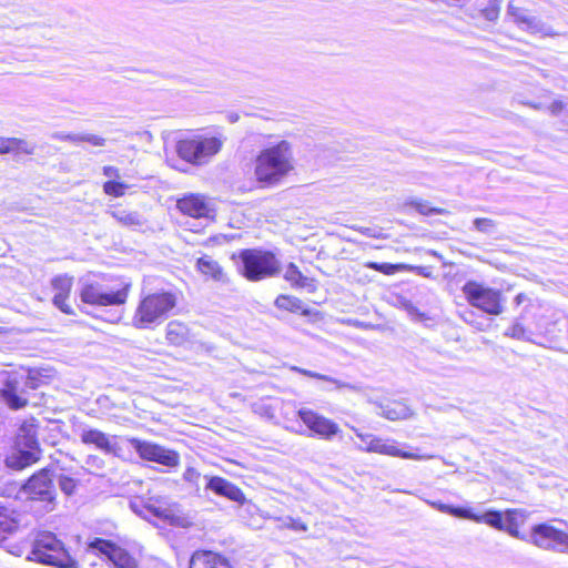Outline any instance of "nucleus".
Wrapping results in <instances>:
<instances>
[{
	"mask_svg": "<svg viewBox=\"0 0 568 568\" xmlns=\"http://www.w3.org/2000/svg\"><path fill=\"white\" fill-rule=\"evenodd\" d=\"M293 170L291 144L281 141L276 145L260 152L255 160L254 174L258 183L273 186L280 183Z\"/></svg>",
	"mask_w": 568,
	"mask_h": 568,
	"instance_id": "nucleus-1",
	"label": "nucleus"
},
{
	"mask_svg": "<svg viewBox=\"0 0 568 568\" xmlns=\"http://www.w3.org/2000/svg\"><path fill=\"white\" fill-rule=\"evenodd\" d=\"M178 297L171 292H156L144 296L132 317V325L139 329L161 324L176 306Z\"/></svg>",
	"mask_w": 568,
	"mask_h": 568,
	"instance_id": "nucleus-2",
	"label": "nucleus"
},
{
	"mask_svg": "<svg viewBox=\"0 0 568 568\" xmlns=\"http://www.w3.org/2000/svg\"><path fill=\"white\" fill-rule=\"evenodd\" d=\"M29 558L57 568L78 567V561L70 555L63 542L49 531L38 534Z\"/></svg>",
	"mask_w": 568,
	"mask_h": 568,
	"instance_id": "nucleus-3",
	"label": "nucleus"
},
{
	"mask_svg": "<svg viewBox=\"0 0 568 568\" xmlns=\"http://www.w3.org/2000/svg\"><path fill=\"white\" fill-rule=\"evenodd\" d=\"M241 274L248 281H261L275 276L281 271V264L275 255L263 250H243L240 253Z\"/></svg>",
	"mask_w": 568,
	"mask_h": 568,
	"instance_id": "nucleus-4",
	"label": "nucleus"
},
{
	"mask_svg": "<svg viewBox=\"0 0 568 568\" xmlns=\"http://www.w3.org/2000/svg\"><path fill=\"white\" fill-rule=\"evenodd\" d=\"M22 491L31 501L41 504L42 513H51L57 506V491L51 470L43 468L33 474L23 485Z\"/></svg>",
	"mask_w": 568,
	"mask_h": 568,
	"instance_id": "nucleus-5",
	"label": "nucleus"
},
{
	"mask_svg": "<svg viewBox=\"0 0 568 568\" xmlns=\"http://www.w3.org/2000/svg\"><path fill=\"white\" fill-rule=\"evenodd\" d=\"M221 148L222 141L215 136H196L179 141L176 152L184 161L202 165L219 153Z\"/></svg>",
	"mask_w": 568,
	"mask_h": 568,
	"instance_id": "nucleus-6",
	"label": "nucleus"
},
{
	"mask_svg": "<svg viewBox=\"0 0 568 568\" xmlns=\"http://www.w3.org/2000/svg\"><path fill=\"white\" fill-rule=\"evenodd\" d=\"M462 292L473 307L479 308L489 315H499L504 312L501 292L488 287L476 281H468Z\"/></svg>",
	"mask_w": 568,
	"mask_h": 568,
	"instance_id": "nucleus-7",
	"label": "nucleus"
},
{
	"mask_svg": "<svg viewBox=\"0 0 568 568\" xmlns=\"http://www.w3.org/2000/svg\"><path fill=\"white\" fill-rule=\"evenodd\" d=\"M130 284L122 288L110 290L99 282L85 281L80 291V298L85 304L98 306L122 305L126 302Z\"/></svg>",
	"mask_w": 568,
	"mask_h": 568,
	"instance_id": "nucleus-8",
	"label": "nucleus"
},
{
	"mask_svg": "<svg viewBox=\"0 0 568 568\" xmlns=\"http://www.w3.org/2000/svg\"><path fill=\"white\" fill-rule=\"evenodd\" d=\"M530 541L541 549L568 554V532L547 523L531 528Z\"/></svg>",
	"mask_w": 568,
	"mask_h": 568,
	"instance_id": "nucleus-9",
	"label": "nucleus"
},
{
	"mask_svg": "<svg viewBox=\"0 0 568 568\" xmlns=\"http://www.w3.org/2000/svg\"><path fill=\"white\" fill-rule=\"evenodd\" d=\"M128 440L142 459L159 463L166 467H175L179 464L180 457L174 450L138 438H129Z\"/></svg>",
	"mask_w": 568,
	"mask_h": 568,
	"instance_id": "nucleus-10",
	"label": "nucleus"
},
{
	"mask_svg": "<svg viewBox=\"0 0 568 568\" xmlns=\"http://www.w3.org/2000/svg\"><path fill=\"white\" fill-rule=\"evenodd\" d=\"M0 398L11 408L20 409L28 404L24 392L20 388L17 374L3 372L0 374Z\"/></svg>",
	"mask_w": 568,
	"mask_h": 568,
	"instance_id": "nucleus-11",
	"label": "nucleus"
},
{
	"mask_svg": "<svg viewBox=\"0 0 568 568\" xmlns=\"http://www.w3.org/2000/svg\"><path fill=\"white\" fill-rule=\"evenodd\" d=\"M89 548L105 555L115 568H139V562L133 556L109 540L95 538L89 544Z\"/></svg>",
	"mask_w": 568,
	"mask_h": 568,
	"instance_id": "nucleus-12",
	"label": "nucleus"
},
{
	"mask_svg": "<svg viewBox=\"0 0 568 568\" xmlns=\"http://www.w3.org/2000/svg\"><path fill=\"white\" fill-rule=\"evenodd\" d=\"M176 209L191 217H212L214 207L212 202L203 194L186 193L176 201Z\"/></svg>",
	"mask_w": 568,
	"mask_h": 568,
	"instance_id": "nucleus-13",
	"label": "nucleus"
},
{
	"mask_svg": "<svg viewBox=\"0 0 568 568\" xmlns=\"http://www.w3.org/2000/svg\"><path fill=\"white\" fill-rule=\"evenodd\" d=\"M297 415L308 429L326 440H331L341 432L336 423L311 409L302 408Z\"/></svg>",
	"mask_w": 568,
	"mask_h": 568,
	"instance_id": "nucleus-14",
	"label": "nucleus"
},
{
	"mask_svg": "<svg viewBox=\"0 0 568 568\" xmlns=\"http://www.w3.org/2000/svg\"><path fill=\"white\" fill-rule=\"evenodd\" d=\"M507 16L524 31L529 33H541L544 36H555L551 28L544 23L540 19L531 16L527 9L516 7L511 2L507 7Z\"/></svg>",
	"mask_w": 568,
	"mask_h": 568,
	"instance_id": "nucleus-15",
	"label": "nucleus"
},
{
	"mask_svg": "<svg viewBox=\"0 0 568 568\" xmlns=\"http://www.w3.org/2000/svg\"><path fill=\"white\" fill-rule=\"evenodd\" d=\"M361 450H365L368 453H377L382 455H387L392 457H400L405 459H414V460H427L433 458L430 455H419L415 453L404 452L397 447V442L394 439H383L379 437L371 438L368 446L358 447Z\"/></svg>",
	"mask_w": 568,
	"mask_h": 568,
	"instance_id": "nucleus-16",
	"label": "nucleus"
},
{
	"mask_svg": "<svg viewBox=\"0 0 568 568\" xmlns=\"http://www.w3.org/2000/svg\"><path fill=\"white\" fill-rule=\"evenodd\" d=\"M52 290L54 291L53 304L61 312L72 315L74 312L72 307L67 303V300L70 296L72 286H73V277L68 274L57 275L51 281Z\"/></svg>",
	"mask_w": 568,
	"mask_h": 568,
	"instance_id": "nucleus-17",
	"label": "nucleus"
},
{
	"mask_svg": "<svg viewBox=\"0 0 568 568\" xmlns=\"http://www.w3.org/2000/svg\"><path fill=\"white\" fill-rule=\"evenodd\" d=\"M81 442L85 445H94L106 454L118 455L119 445L113 440L115 436H109L99 429L83 428L80 434Z\"/></svg>",
	"mask_w": 568,
	"mask_h": 568,
	"instance_id": "nucleus-18",
	"label": "nucleus"
},
{
	"mask_svg": "<svg viewBox=\"0 0 568 568\" xmlns=\"http://www.w3.org/2000/svg\"><path fill=\"white\" fill-rule=\"evenodd\" d=\"M206 489L214 491L219 496H223L230 500L239 503L240 505L246 503L243 491L225 478L219 476L210 477L206 484Z\"/></svg>",
	"mask_w": 568,
	"mask_h": 568,
	"instance_id": "nucleus-19",
	"label": "nucleus"
},
{
	"mask_svg": "<svg viewBox=\"0 0 568 568\" xmlns=\"http://www.w3.org/2000/svg\"><path fill=\"white\" fill-rule=\"evenodd\" d=\"M146 511L171 525H179L182 517L176 504H169L162 500H154L144 504Z\"/></svg>",
	"mask_w": 568,
	"mask_h": 568,
	"instance_id": "nucleus-20",
	"label": "nucleus"
},
{
	"mask_svg": "<svg viewBox=\"0 0 568 568\" xmlns=\"http://www.w3.org/2000/svg\"><path fill=\"white\" fill-rule=\"evenodd\" d=\"M190 568H232L229 560L220 554L197 550L190 559Z\"/></svg>",
	"mask_w": 568,
	"mask_h": 568,
	"instance_id": "nucleus-21",
	"label": "nucleus"
},
{
	"mask_svg": "<svg viewBox=\"0 0 568 568\" xmlns=\"http://www.w3.org/2000/svg\"><path fill=\"white\" fill-rule=\"evenodd\" d=\"M195 267L202 275L207 278L223 284L229 282V277L223 271L222 266L217 261L213 260L209 255H203L202 257L197 258Z\"/></svg>",
	"mask_w": 568,
	"mask_h": 568,
	"instance_id": "nucleus-22",
	"label": "nucleus"
},
{
	"mask_svg": "<svg viewBox=\"0 0 568 568\" xmlns=\"http://www.w3.org/2000/svg\"><path fill=\"white\" fill-rule=\"evenodd\" d=\"M41 452L17 448L6 458V465L14 470H22L40 459Z\"/></svg>",
	"mask_w": 568,
	"mask_h": 568,
	"instance_id": "nucleus-23",
	"label": "nucleus"
},
{
	"mask_svg": "<svg viewBox=\"0 0 568 568\" xmlns=\"http://www.w3.org/2000/svg\"><path fill=\"white\" fill-rule=\"evenodd\" d=\"M36 144L24 139L0 138V154H26L36 152Z\"/></svg>",
	"mask_w": 568,
	"mask_h": 568,
	"instance_id": "nucleus-24",
	"label": "nucleus"
},
{
	"mask_svg": "<svg viewBox=\"0 0 568 568\" xmlns=\"http://www.w3.org/2000/svg\"><path fill=\"white\" fill-rule=\"evenodd\" d=\"M526 514L519 509H508L504 514L501 530L507 531L511 537L520 538L519 527L524 524Z\"/></svg>",
	"mask_w": 568,
	"mask_h": 568,
	"instance_id": "nucleus-25",
	"label": "nucleus"
},
{
	"mask_svg": "<svg viewBox=\"0 0 568 568\" xmlns=\"http://www.w3.org/2000/svg\"><path fill=\"white\" fill-rule=\"evenodd\" d=\"M16 447L41 452L37 440V433L32 425H23L20 427L16 438Z\"/></svg>",
	"mask_w": 568,
	"mask_h": 568,
	"instance_id": "nucleus-26",
	"label": "nucleus"
},
{
	"mask_svg": "<svg viewBox=\"0 0 568 568\" xmlns=\"http://www.w3.org/2000/svg\"><path fill=\"white\" fill-rule=\"evenodd\" d=\"M468 514L470 517H466L465 519H469L476 523H484L495 529L501 530L504 514L497 510H488L483 515H476L471 509L468 508Z\"/></svg>",
	"mask_w": 568,
	"mask_h": 568,
	"instance_id": "nucleus-27",
	"label": "nucleus"
},
{
	"mask_svg": "<svg viewBox=\"0 0 568 568\" xmlns=\"http://www.w3.org/2000/svg\"><path fill=\"white\" fill-rule=\"evenodd\" d=\"M189 329L180 322L172 321L166 326V339L170 344L180 346L187 341Z\"/></svg>",
	"mask_w": 568,
	"mask_h": 568,
	"instance_id": "nucleus-28",
	"label": "nucleus"
},
{
	"mask_svg": "<svg viewBox=\"0 0 568 568\" xmlns=\"http://www.w3.org/2000/svg\"><path fill=\"white\" fill-rule=\"evenodd\" d=\"M382 414L389 420L407 419L413 416L412 409L400 402H394L385 406Z\"/></svg>",
	"mask_w": 568,
	"mask_h": 568,
	"instance_id": "nucleus-29",
	"label": "nucleus"
},
{
	"mask_svg": "<svg viewBox=\"0 0 568 568\" xmlns=\"http://www.w3.org/2000/svg\"><path fill=\"white\" fill-rule=\"evenodd\" d=\"M275 306L281 310L290 311L293 313L302 312L303 315H308L310 311L304 308L303 302L294 296L280 295L274 302Z\"/></svg>",
	"mask_w": 568,
	"mask_h": 568,
	"instance_id": "nucleus-30",
	"label": "nucleus"
},
{
	"mask_svg": "<svg viewBox=\"0 0 568 568\" xmlns=\"http://www.w3.org/2000/svg\"><path fill=\"white\" fill-rule=\"evenodd\" d=\"M291 369L295 371V372H298V373H301V374H303V375H305L307 377H312V378H316V379H321V381H326V382L333 383L336 386V388H347V389L354 390V392H358L361 389L357 385H353V384H349V383H344V382L335 379V378H333L331 376L323 375V374H320V373H316V372H313V371L300 368V367H296V366H293Z\"/></svg>",
	"mask_w": 568,
	"mask_h": 568,
	"instance_id": "nucleus-31",
	"label": "nucleus"
},
{
	"mask_svg": "<svg viewBox=\"0 0 568 568\" xmlns=\"http://www.w3.org/2000/svg\"><path fill=\"white\" fill-rule=\"evenodd\" d=\"M109 214L124 226H141L143 224L142 217L138 212L114 210L110 211Z\"/></svg>",
	"mask_w": 568,
	"mask_h": 568,
	"instance_id": "nucleus-32",
	"label": "nucleus"
},
{
	"mask_svg": "<svg viewBox=\"0 0 568 568\" xmlns=\"http://www.w3.org/2000/svg\"><path fill=\"white\" fill-rule=\"evenodd\" d=\"M50 377L51 374L49 369L32 368L28 372L26 385L31 389H36L47 383Z\"/></svg>",
	"mask_w": 568,
	"mask_h": 568,
	"instance_id": "nucleus-33",
	"label": "nucleus"
},
{
	"mask_svg": "<svg viewBox=\"0 0 568 568\" xmlns=\"http://www.w3.org/2000/svg\"><path fill=\"white\" fill-rule=\"evenodd\" d=\"M18 527L17 521L11 517L8 509L0 507V542L6 539L8 534L13 532Z\"/></svg>",
	"mask_w": 568,
	"mask_h": 568,
	"instance_id": "nucleus-34",
	"label": "nucleus"
},
{
	"mask_svg": "<svg viewBox=\"0 0 568 568\" xmlns=\"http://www.w3.org/2000/svg\"><path fill=\"white\" fill-rule=\"evenodd\" d=\"M429 505L437 509L438 511H442L444 514H448L458 518H466L470 517L468 514V508H462V507H454L450 505L443 504L440 501H429Z\"/></svg>",
	"mask_w": 568,
	"mask_h": 568,
	"instance_id": "nucleus-35",
	"label": "nucleus"
},
{
	"mask_svg": "<svg viewBox=\"0 0 568 568\" xmlns=\"http://www.w3.org/2000/svg\"><path fill=\"white\" fill-rule=\"evenodd\" d=\"M284 278L290 282L292 285L296 286H305L307 278L301 273L297 266L291 263L284 273Z\"/></svg>",
	"mask_w": 568,
	"mask_h": 568,
	"instance_id": "nucleus-36",
	"label": "nucleus"
},
{
	"mask_svg": "<svg viewBox=\"0 0 568 568\" xmlns=\"http://www.w3.org/2000/svg\"><path fill=\"white\" fill-rule=\"evenodd\" d=\"M505 336L514 338V339H518V341H530L528 331L519 321H515L506 329Z\"/></svg>",
	"mask_w": 568,
	"mask_h": 568,
	"instance_id": "nucleus-37",
	"label": "nucleus"
},
{
	"mask_svg": "<svg viewBox=\"0 0 568 568\" xmlns=\"http://www.w3.org/2000/svg\"><path fill=\"white\" fill-rule=\"evenodd\" d=\"M406 205H410L416 211L423 215H430V214H443L444 210L432 207L430 204L427 201L423 200H412L406 203Z\"/></svg>",
	"mask_w": 568,
	"mask_h": 568,
	"instance_id": "nucleus-38",
	"label": "nucleus"
},
{
	"mask_svg": "<svg viewBox=\"0 0 568 568\" xmlns=\"http://www.w3.org/2000/svg\"><path fill=\"white\" fill-rule=\"evenodd\" d=\"M503 0H488L487 6L481 10L483 17L488 21H496L499 18Z\"/></svg>",
	"mask_w": 568,
	"mask_h": 568,
	"instance_id": "nucleus-39",
	"label": "nucleus"
},
{
	"mask_svg": "<svg viewBox=\"0 0 568 568\" xmlns=\"http://www.w3.org/2000/svg\"><path fill=\"white\" fill-rule=\"evenodd\" d=\"M129 187L128 184L118 182L115 180L106 181L103 184V191L108 195H112L114 197L123 196L125 193V190Z\"/></svg>",
	"mask_w": 568,
	"mask_h": 568,
	"instance_id": "nucleus-40",
	"label": "nucleus"
},
{
	"mask_svg": "<svg viewBox=\"0 0 568 568\" xmlns=\"http://www.w3.org/2000/svg\"><path fill=\"white\" fill-rule=\"evenodd\" d=\"M474 229L484 234H493L496 232L497 224L491 219L477 217L473 222Z\"/></svg>",
	"mask_w": 568,
	"mask_h": 568,
	"instance_id": "nucleus-41",
	"label": "nucleus"
},
{
	"mask_svg": "<svg viewBox=\"0 0 568 568\" xmlns=\"http://www.w3.org/2000/svg\"><path fill=\"white\" fill-rule=\"evenodd\" d=\"M366 266L371 270L378 271L386 275L395 274L397 271L403 270L405 266L402 264H390V263H377L369 262Z\"/></svg>",
	"mask_w": 568,
	"mask_h": 568,
	"instance_id": "nucleus-42",
	"label": "nucleus"
},
{
	"mask_svg": "<svg viewBox=\"0 0 568 568\" xmlns=\"http://www.w3.org/2000/svg\"><path fill=\"white\" fill-rule=\"evenodd\" d=\"M59 487L65 495L70 496L77 488V480L62 475L59 477Z\"/></svg>",
	"mask_w": 568,
	"mask_h": 568,
	"instance_id": "nucleus-43",
	"label": "nucleus"
},
{
	"mask_svg": "<svg viewBox=\"0 0 568 568\" xmlns=\"http://www.w3.org/2000/svg\"><path fill=\"white\" fill-rule=\"evenodd\" d=\"M80 142H88L94 146H103L105 139L95 134L81 133Z\"/></svg>",
	"mask_w": 568,
	"mask_h": 568,
	"instance_id": "nucleus-44",
	"label": "nucleus"
},
{
	"mask_svg": "<svg viewBox=\"0 0 568 568\" xmlns=\"http://www.w3.org/2000/svg\"><path fill=\"white\" fill-rule=\"evenodd\" d=\"M201 474L193 467H187L183 474V479L193 485H197Z\"/></svg>",
	"mask_w": 568,
	"mask_h": 568,
	"instance_id": "nucleus-45",
	"label": "nucleus"
},
{
	"mask_svg": "<svg viewBox=\"0 0 568 568\" xmlns=\"http://www.w3.org/2000/svg\"><path fill=\"white\" fill-rule=\"evenodd\" d=\"M53 139L60 140V141H70L78 143L80 142L81 133H64V132H55L52 135Z\"/></svg>",
	"mask_w": 568,
	"mask_h": 568,
	"instance_id": "nucleus-46",
	"label": "nucleus"
},
{
	"mask_svg": "<svg viewBox=\"0 0 568 568\" xmlns=\"http://www.w3.org/2000/svg\"><path fill=\"white\" fill-rule=\"evenodd\" d=\"M285 526L293 530H296V531H306L307 530L306 524H304L300 519H294L292 517H288L286 519Z\"/></svg>",
	"mask_w": 568,
	"mask_h": 568,
	"instance_id": "nucleus-47",
	"label": "nucleus"
},
{
	"mask_svg": "<svg viewBox=\"0 0 568 568\" xmlns=\"http://www.w3.org/2000/svg\"><path fill=\"white\" fill-rule=\"evenodd\" d=\"M85 463L89 467L97 469H101L104 466V462L100 457L93 455L89 456Z\"/></svg>",
	"mask_w": 568,
	"mask_h": 568,
	"instance_id": "nucleus-48",
	"label": "nucleus"
},
{
	"mask_svg": "<svg viewBox=\"0 0 568 568\" xmlns=\"http://www.w3.org/2000/svg\"><path fill=\"white\" fill-rule=\"evenodd\" d=\"M103 174L106 176V178H110V179H119L120 178V171L118 168L115 166H112V165H106L103 168Z\"/></svg>",
	"mask_w": 568,
	"mask_h": 568,
	"instance_id": "nucleus-49",
	"label": "nucleus"
},
{
	"mask_svg": "<svg viewBox=\"0 0 568 568\" xmlns=\"http://www.w3.org/2000/svg\"><path fill=\"white\" fill-rule=\"evenodd\" d=\"M130 507L131 509L140 517L144 518V519H148V511L146 509L144 508V505H140V504H136V503H131L130 504Z\"/></svg>",
	"mask_w": 568,
	"mask_h": 568,
	"instance_id": "nucleus-50",
	"label": "nucleus"
},
{
	"mask_svg": "<svg viewBox=\"0 0 568 568\" xmlns=\"http://www.w3.org/2000/svg\"><path fill=\"white\" fill-rule=\"evenodd\" d=\"M353 430L355 432L356 436L358 438H361V440L366 444V446H368V443L371 442V438H376V436H374L372 434H363V433L358 432V429H356L354 427H353Z\"/></svg>",
	"mask_w": 568,
	"mask_h": 568,
	"instance_id": "nucleus-51",
	"label": "nucleus"
},
{
	"mask_svg": "<svg viewBox=\"0 0 568 568\" xmlns=\"http://www.w3.org/2000/svg\"><path fill=\"white\" fill-rule=\"evenodd\" d=\"M564 109V103L561 101H554L549 105V110L552 114L557 115Z\"/></svg>",
	"mask_w": 568,
	"mask_h": 568,
	"instance_id": "nucleus-52",
	"label": "nucleus"
},
{
	"mask_svg": "<svg viewBox=\"0 0 568 568\" xmlns=\"http://www.w3.org/2000/svg\"><path fill=\"white\" fill-rule=\"evenodd\" d=\"M525 300H526V295L524 293H519L515 297V302H516L517 305H520Z\"/></svg>",
	"mask_w": 568,
	"mask_h": 568,
	"instance_id": "nucleus-53",
	"label": "nucleus"
},
{
	"mask_svg": "<svg viewBox=\"0 0 568 568\" xmlns=\"http://www.w3.org/2000/svg\"><path fill=\"white\" fill-rule=\"evenodd\" d=\"M229 119H230V121H231V122H236V121H237V119H239V115H237V114H231V115L229 116Z\"/></svg>",
	"mask_w": 568,
	"mask_h": 568,
	"instance_id": "nucleus-54",
	"label": "nucleus"
}]
</instances>
